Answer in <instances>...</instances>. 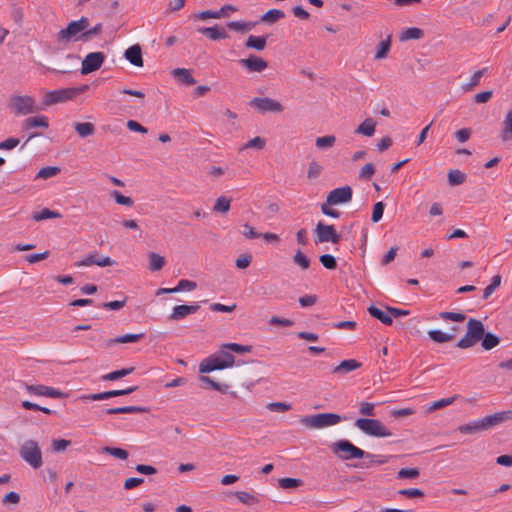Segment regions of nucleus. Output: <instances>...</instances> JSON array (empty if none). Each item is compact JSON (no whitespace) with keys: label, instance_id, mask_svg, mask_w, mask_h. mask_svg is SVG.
Wrapping results in <instances>:
<instances>
[{"label":"nucleus","instance_id":"f257e3e1","mask_svg":"<svg viewBox=\"0 0 512 512\" xmlns=\"http://www.w3.org/2000/svg\"><path fill=\"white\" fill-rule=\"evenodd\" d=\"M466 327L465 335L456 344V347L460 349L473 347L480 340H482L481 345L485 350H491L500 343L498 336L485 332L483 323L478 319L470 318L467 321Z\"/></svg>","mask_w":512,"mask_h":512},{"label":"nucleus","instance_id":"f03ea898","mask_svg":"<svg viewBox=\"0 0 512 512\" xmlns=\"http://www.w3.org/2000/svg\"><path fill=\"white\" fill-rule=\"evenodd\" d=\"M331 450L342 460L375 458L376 455L358 448L348 440H339L331 445Z\"/></svg>","mask_w":512,"mask_h":512},{"label":"nucleus","instance_id":"7ed1b4c3","mask_svg":"<svg viewBox=\"0 0 512 512\" xmlns=\"http://www.w3.org/2000/svg\"><path fill=\"white\" fill-rule=\"evenodd\" d=\"M234 356L226 351H220L206 359H204L199 365L200 373H209L214 370H222L230 368L234 365Z\"/></svg>","mask_w":512,"mask_h":512},{"label":"nucleus","instance_id":"20e7f679","mask_svg":"<svg viewBox=\"0 0 512 512\" xmlns=\"http://www.w3.org/2000/svg\"><path fill=\"white\" fill-rule=\"evenodd\" d=\"M346 417H342L336 413H318L314 415L304 416L300 419L302 425L312 429H322L337 425Z\"/></svg>","mask_w":512,"mask_h":512},{"label":"nucleus","instance_id":"39448f33","mask_svg":"<svg viewBox=\"0 0 512 512\" xmlns=\"http://www.w3.org/2000/svg\"><path fill=\"white\" fill-rule=\"evenodd\" d=\"M8 108L16 116L28 115L39 110V108L36 106L35 100L28 95L11 96L8 101Z\"/></svg>","mask_w":512,"mask_h":512},{"label":"nucleus","instance_id":"423d86ee","mask_svg":"<svg viewBox=\"0 0 512 512\" xmlns=\"http://www.w3.org/2000/svg\"><path fill=\"white\" fill-rule=\"evenodd\" d=\"M355 426L366 435L373 437H389L392 435L391 431L377 419L358 418L355 421Z\"/></svg>","mask_w":512,"mask_h":512},{"label":"nucleus","instance_id":"0eeeda50","mask_svg":"<svg viewBox=\"0 0 512 512\" xmlns=\"http://www.w3.org/2000/svg\"><path fill=\"white\" fill-rule=\"evenodd\" d=\"M19 453L21 458L34 469H38L42 466V452L35 440H27L20 447Z\"/></svg>","mask_w":512,"mask_h":512},{"label":"nucleus","instance_id":"6e6552de","mask_svg":"<svg viewBox=\"0 0 512 512\" xmlns=\"http://www.w3.org/2000/svg\"><path fill=\"white\" fill-rule=\"evenodd\" d=\"M88 89V85H83L81 87H73V88H63L59 90H53L46 94L44 104L46 106H50L56 103L65 102L67 100H71L77 95L83 93Z\"/></svg>","mask_w":512,"mask_h":512},{"label":"nucleus","instance_id":"1a4fd4ad","mask_svg":"<svg viewBox=\"0 0 512 512\" xmlns=\"http://www.w3.org/2000/svg\"><path fill=\"white\" fill-rule=\"evenodd\" d=\"M249 106L255 108L259 113H281L284 106L277 100L269 97H255L249 102Z\"/></svg>","mask_w":512,"mask_h":512},{"label":"nucleus","instance_id":"9d476101","mask_svg":"<svg viewBox=\"0 0 512 512\" xmlns=\"http://www.w3.org/2000/svg\"><path fill=\"white\" fill-rule=\"evenodd\" d=\"M316 243L331 242L338 244L341 241V235L336 231L333 225H327L319 222L314 229Z\"/></svg>","mask_w":512,"mask_h":512},{"label":"nucleus","instance_id":"9b49d317","mask_svg":"<svg viewBox=\"0 0 512 512\" xmlns=\"http://www.w3.org/2000/svg\"><path fill=\"white\" fill-rule=\"evenodd\" d=\"M116 264V261L110 258L109 256H102L98 251H91L84 259L77 261L75 266H92L97 265L99 267H107L113 266Z\"/></svg>","mask_w":512,"mask_h":512},{"label":"nucleus","instance_id":"f8f14e48","mask_svg":"<svg viewBox=\"0 0 512 512\" xmlns=\"http://www.w3.org/2000/svg\"><path fill=\"white\" fill-rule=\"evenodd\" d=\"M105 60L103 52H92L86 55L82 61L81 74L87 75L98 70Z\"/></svg>","mask_w":512,"mask_h":512},{"label":"nucleus","instance_id":"ddd939ff","mask_svg":"<svg viewBox=\"0 0 512 512\" xmlns=\"http://www.w3.org/2000/svg\"><path fill=\"white\" fill-rule=\"evenodd\" d=\"M352 195V188L349 185H345L331 190L328 193L326 200H328V204L340 205L350 202L352 200Z\"/></svg>","mask_w":512,"mask_h":512},{"label":"nucleus","instance_id":"4468645a","mask_svg":"<svg viewBox=\"0 0 512 512\" xmlns=\"http://www.w3.org/2000/svg\"><path fill=\"white\" fill-rule=\"evenodd\" d=\"M25 389L28 393L37 396H46L50 398H65L67 394L57 390L53 387L45 386V385H25Z\"/></svg>","mask_w":512,"mask_h":512},{"label":"nucleus","instance_id":"2eb2a0df","mask_svg":"<svg viewBox=\"0 0 512 512\" xmlns=\"http://www.w3.org/2000/svg\"><path fill=\"white\" fill-rule=\"evenodd\" d=\"M240 64L250 72H262L268 67V62L261 57L250 55L246 59H241Z\"/></svg>","mask_w":512,"mask_h":512},{"label":"nucleus","instance_id":"dca6fc26","mask_svg":"<svg viewBox=\"0 0 512 512\" xmlns=\"http://www.w3.org/2000/svg\"><path fill=\"white\" fill-rule=\"evenodd\" d=\"M198 304L192 305H178L173 308L172 313L169 315L170 320H182L186 316L193 314L199 310Z\"/></svg>","mask_w":512,"mask_h":512},{"label":"nucleus","instance_id":"f3484780","mask_svg":"<svg viewBox=\"0 0 512 512\" xmlns=\"http://www.w3.org/2000/svg\"><path fill=\"white\" fill-rule=\"evenodd\" d=\"M484 419L486 421L488 429H490L494 426L512 420V410L496 412L494 414L484 417Z\"/></svg>","mask_w":512,"mask_h":512},{"label":"nucleus","instance_id":"a211bd4d","mask_svg":"<svg viewBox=\"0 0 512 512\" xmlns=\"http://www.w3.org/2000/svg\"><path fill=\"white\" fill-rule=\"evenodd\" d=\"M458 430L463 434H474L480 431L488 430V427L483 417L481 419H477L465 425L459 426Z\"/></svg>","mask_w":512,"mask_h":512},{"label":"nucleus","instance_id":"6ab92c4d","mask_svg":"<svg viewBox=\"0 0 512 512\" xmlns=\"http://www.w3.org/2000/svg\"><path fill=\"white\" fill-rule=\"evenodd\" d=\"M124 56L132 65L137 67L143 66L142 50L138 44L126 49Z\"/></svg>","mask_w":512,"mask_h":512},{"label":"nucleus","instance_id":"aec40b11","mask_svg":"<svg viewBox=\"0 0 512 512\" xmlns=\"http://www.w3.org/2000/svg\"><path fill=\"white\" fill-rule=\"evenodd\" d=\"M362 366V363L355 360V359H348L340 362L339 365H337L332 372L334 374L339 375H345L351 371H354L356 369H359Z\"/></svg>","mask_w":512,"mask_h":512},{"label":"nucleus","instance_id":"412c9836","mask_svg":"<svg viewBox=\"0 0 512 512\" xmlns=\"http://www.w3.org/2000/svg\"><path fill=\"white\" fill-rule=\"evenodd\" d=\"M79 33H82L78 27V24L75 21H71L65 29H62L58 32V40L70 42L73 37L77 36Z\"/></svg>","mask_w":512,"mask_h":512},{"label":"nucleus","instance_id":"4be33fe9","mask_svg":"<svg viewBox=\"0 0 512 512\" xmlns=\"http://www.w3.org/2000/svg\"><path fill=\"white\" fill-rule=\"evenodd\" d=\"M72 126L80 138L90 137L96 131L95 125L91 122H74Z\"/></svg>","mask_w":512,"mask_h":512},{"label":"nucleus","instance_id":"5701e85b","mask_svg":"<svg viewBox=\"0 0 512 512\" xmlns=\"http://www.w3.org/2000/svg\"><path fill=\"white\" fill-rule=\"evenodd\" d=\"M142 338H144V334H125L121 336H117L115 338L108 339L105 342L106 347H110L114 344H121V343H136L140 341Z\"/></svg>","mask_w":512,"mask_h":512},{"label":"nucleus","instance_id":"b1692460","mask_svg":"<svg viewBox=\"0 0 512 512\" xmlns=\"http://www.w3.org/2000/svg\"><path fill=\"white\" fill-rule=\"evenodd\" d=\"M172 75L181 83L185 85L196 84L195 78L192 76L191 71L186 68H176L172 71Z\"/></svg>","mask_w":512,"mask_h":512},{"label":"nucleus","instance_id":"393cba45","mask_svg":"<svg viewBox=\"0 0 512 512\" xmlns=\"http://www.w3.org/2000/svg\"><path fill=\"white\" fill-rule=\"evenodd\" d=\"M36 127H41V128L47 129L49 127L47 117L44 115H38V116L29 117L24 121V125H23L24 129L29 130V129L36 128Z\"/></svg>","mask_w":512,"mask_h":512},{"label":"nucleus","instance_id":"a878e982","mask_svg":"<svg viewBox=\"0 0 512 512\" xmlns=\"http://www.w3.org/2000/svg\"><path fill=\"white\" fill-rule=\"evenodd\" d=\"M368 312L373 318H376L385 325H392L393 323V319L389 312L387 313L374 305L368 307Z\"/></svg>","mask_w":512,"mask_h":512},{"label":"nucleus","instance_id":"bb28decb","mask_svg":"<svg viewBox=\"0 0 512 512\" xmlns=\"http://www.w3.org/2000/svg\"><path fill=\"white\" fill-rule=\"evenodd\" d=\"M198 31L208 36L213 41L225 39L227 37L226 31L224 29H219L217 25L213 27H202L199 28Z\"/></svg>","mask_w":512,"mask_h":512},{"label":"nucleus","instance_id":"cd10ccee","mask_svg":"<svg viewBox=\"0 0 512 512\" xmlns=\"http://www.w3.org/2000/svg\"><path fill=\"white\" fill-rule=\"evenodd\" d=\"M501 139L503 142L512 140V109L509 110L502 122Z\"/></svg>","mask_w":512,"mask_h":512},{"label":"nucleus","instance_id":"c85d7f7f","mask_svg":"<svg viewBox=\"0 0 512 512\" xmlns=\"http://www.w3.org/2000/svg\"><path fill=\"white\" fill-rule=\"evenodd\" d=\"M376 121L372 118H366L355 130L356 134L371 137L375 133Z\"/></svg>","mask_w":512,"mask_h":512},{"label":"nucleus","instance_id":"c756f323","mask_svg":"<svg viewBox=\"0 0 512 512\" xmlns=\"http://www.w3.org/2000/svg\"><path fill=\"white\" fill-rule=\"evenodd\" d=\"M228 496H235L241 503L246 505H256L259 503V499L246 491L230 492Z\"/></svg>","mask_w":512,"mask_h":512},{"label":"nucleus","instance_id":"7c9ffc66","mask_svg":"<svg viewBox=\"0 0 512 512\" xmlns=\"http://www.w3.org/2000/svg\"><path fill=\"white\" fill-rule=\"evenodd\" d=\"M267 36L250 35L245 43L247 48L262 51L266 47Z\"/></svg>","mask_w":512,"mask_h":512},{"label":"nucleus","instance_id":"2f4dec72","mask_svg":"<svg viewBox=\"0 0 512 512\" xmlns=\"http://www.w3.org/2000/svg\"><path fill=\"white\" fill-rule=\"evenodd\" d=\"M428 336L436 343H445L454 340V334L440 330H429Z\"/></svg>","mask_w":512,"mask_h":512},{"label":"nucleus","instance_id":"473e14b6","mask_svg":"<svg viewBox=\"0 0 512 512\" xmlns=\"http://www.w3.org/2000/svg\"><path fill=\"white\" fill-rule=\"evenodd\" d=\"M148 259H149V269L151 271L161 270L166 263L165 258L155 252H149Z\"/></svg>","mask_w":512,"mask_h":512},{"label":"nucleus","instance_id":"72a5a7b5","mask_svg":"<svg viewBox=\"0 0 512 512\" xmlns=\"http://www.w3.org/2000/svg\"><path fill=\"white\" fill-rule=\"evenodd\" d=\"M135 370L134 367L123 368L120 370L112 371L108 374L102 375L101 380L103 381H115L131 374Z\"/></svg>","mask_w":512,"mask_h":512},{"label":"nucleus","instance_id":"f704fd0d","mask_svg":"<svg viewBox=\"0 0 512 512\" xmlns=\"http://www.w3.org/2000/svg\"><path fill=\"white\" fill-rule=\"evenodd\" d=\"M391 47V36H388L386 40L381 41L376 49L374 59L380 60L387 57Z\"/></svg>","mask_w":512,"mask_h":512},{"label":"nucleus","instance_id":"c9c22d12","mask_svg":"<svg viewBox=\"0 0 512 512\" xmlns=\"http://www.w3.org/2000/svg\"><path fill=\"white\" fill-rule=\"evenodd\" d=\"M284 17H285L284 11H282L280 9H271L261 16V21H263L265 23L272 24Z\"/></svg>","mask_w":512,"mask_h":512},{"label":"nucleus","instance_id":"e433bc0d","mask_svg":"<svg viewBox=\"0 0 512 512\" xmlns=\"http://www.w3.org/2000/svg\"><path fill=\"white\" fill-rule=\"evenodd\" d=\"M424 36V31L417 27H410L404 30L400 35L401 41H407L410 39H421Z\"/></svg>","mask_w":512,"mask_h":512},{"label":"nucleus","instance_id":"4c0bfd02","mask_svg":"<svg viewBox=\"0 0 512 512\" xmlns=\"http://www.w3.org/2000/svg\"><path fill=\"white\" fill-rule=\"evenodd\" d=\"M255 24L256 23L245 21H231L227 23V27L230 30L245 33L250 31L255 26Z\"/></svg>","mask_w":512,"mask_h":512},{"label":"nucleus","instance_id":"58836bf2","mask_svg":"<svg viewBox=\"0 0 512 512\" xmlns=\"http://www.w3.org/2000/svg\"><path fill=\"white\" fill-rule=\"evenodd\" d=\"M466 175L458 169L448 172V182L452 186L461 185L465 182Z\"/></svg>","mask_w":512,"mask_h":512},{"label":"nucleus","instance_id":"ea45409f","mask_svg":"<svg viewBox=\"0 0 512 512\" xmlns=\"http://www.w3.org/2000/svg\"><path fill=\"white\" fill-rule=\"evenodd\" d=\"M60 217H61L60 213H58L56 211H52L48 208H44L41 211L33 214V219L35 221H42V220H46V219L60 218Z\"/></svg>","mask_w":512,"mask_h":512},{"label":"nucleus","instance_id":"a19ab883","mask_svg":"<svg viewBox=\"0 0 512 512\" xmlns=\"http://www.w3.org/2000/svg\"><path fill=\"white\" fill-rule=\"evenodd\" d=\"M199 380L203 383H206L209 385V387L213 390H216V391H219V392H222V393H226L227 390H228V385L227 384H221V383H218V382H215L214 380H212L209 376H200L199 377Z\"/></svg>","mask_w":512,"mask_h":512},{"label":"nucleus","instance_id":"79ce46f5","mask_svg":"<svg viewBox=\"0 0 512 512\" xmlns=\"http://www.w3.org/2000/svg\"><path fill=\"white\" fill-rule=\"evenodd\" d=\"M501 276H493L491 283L483 291V299L487 300L501 284Z\"/></svg>","mask_w":512,"mask_h":512},{"label":"nucleus","instance_id":"37998d69","mask_svg":"<svg viewBox=\"0 0 512 512\" xmlns=\"http://www.w3.org/2000/svg\"><path fill=\"white\" fill-rule=\"evenodd\" d=\"M102 452L111 456H114L116 458H119L121 460H126L128 458V452L125 449L117 448V447H104L102 449Z\"/></svg>","mask_w":512,"mask_h":512},{"label":"nucleus","instance_id":"c03bdc74","mask_svg":"<svg viewBox=\"0 0 512 512\" xmlns=\"http://www.w3.org/2000/svg\"><path fill=\"white\" fill-rule=\"evenodd\" d=\"M419 475L418 468H402L397 472V479H416Z\"/></svg>","mask_w":512,"mask_h":512},{"label":"nucleus","instance_id":"a18cd8bd","mask_svg":"<svg viewBox=\"0 0 512 512\" xmlns=\"http://www.w3.org/2000/svg\"><path fill=\"white\" fill-rule=\"evenodd\" d=\"M293 262L303 270L310 266V259L301 250H298L293 256Z\"/></svg>","mask_w":512,"mask_h":512},{"label":"nucleus","instance_id":"49530a36","mask_svg":"<svg viewBox=\"0 0 512 512\" xmlns=\"http://www.w3.org/2000/svg\"><path fill=\"white\" fill-rule=\"evenodd\" d=\"M223 348L238 354L250 353L253 349L250 345H242L238 343H226L223 345Z\"/></svg>","mask_w":512,"mask_h":512},{"label":"nucleus","instance_id":"de8ad7c7","mask_svg":"<svg viewBox=\"0 0 512 512\" xmlns=\"http://www.w3.org/2000/svg\"><path fill=\"white\" fill-rule=\"evenodd\" d=\"M486 68H483L481 70H478L476 71L470 78V81L463 85V90L464 91H470L473 87L477 86L480 82V79L481 77L484 75V73L486 72Z\"/></svg>","mask_w":512,"mask_h":512},{"label":"nucleus","instance_id":"09e8293b","mask_svg":"<svg viewBox=\"0 0 512 512\" xmlns=\"http://www.w3.org/2000/svg\"><path fill=\"white\" fill-rule=\"evenodd\" d=\"M60 171L61 170L59 167L46 166L39 170L36 177L41 178V179H48V178H51V177L57 175L58 173H60Z\"/></svg>","mask_w":512,"mask_h":512},{"label":"nucleus","instance_id":"8fccbe9b","mask_svg":"<svg viewBox=\"0 0 512 512\" xmlns=\"http://www.w3.org/2000/svg\"><path fill=\"white\" fill-rule=\"evenodd\" d=\"M230 203H231L230 199H228L224 196H221V197L217 198V200L214 204L213 210L216 212H220V213H226L230 209Z\"/></svg>","mask_w":512,"mask_h":512},{"label":"nucleus","instance_id":"3c124183","mask_svg":"<svg viewBox=\"0 0 512 512\" xmlns=\"http://www.w3.org/2000/svg\"><path fill=\"white\" fill-rule=\"evenodd\" d=\"M336 141V137L334 135H326L323 137H318L316 139V147L319 149H327L334 145Z\"/></svg>","mask_w":512,"mask_h":512},{"label":"nucleus","instance_id":"603ef678","mask_svg":"<svg viewBox=\"0 0 512 512\" xmlns=\"http://www.w3.org/2000/svg\"><path fill=\"white\" fill-rule=\"evenodd\" d=\"M279 486L283 489H291L299 487L303 484L301 479L296 478H280L278 480Z\"/></svg>","mask_w":512,"mask_h":512},{"label":"nucleus","instance_id":"864d4df0","mask_svg":"<svg viewBox=\"0 0 512 512\" xmlns=\"http://www.w3.org/2000/svg\"><path fill=\"white\" fill-rule=\"evenodd\" d=\"M265 145H266L265 139L260 136H256V137L252 138L251 140H249L247 143H245L244 146L242 147V149L255 148L258 150H262L265 147Z\"/></svg>","mask_w":512,"mask_h":512},{"label":"nucleus","instance_id":"5fc2aeb1","mask_svg":"<svg viewBox=\"0 0 512 512\" xmlns=\"http://www.w3.org/2000/svg\"><path fill=\"white\" fill-rule=\"evenodd\" d=\"M101 31H102V24L98 23L94 27H92L91 29L86 30L83 33H81L80 36L78 37V39L82 40V41H88L93 36L100 34Z\"/></svg>","mask_w":512,"mask_h":512},{"label":"nucleus","instance_id":"6e6d98bb","mask_svg":"<svg viewBox=\"0 0 512 512\" xmlns=\"http://www.w3.org/2000/svg\"><path fill=\"white\" fill-rule=\"evenodd\" d=\"M319 260L323 267L328 270H334L337 267V261L331 254H323L319 257Z\"/></svg>","mask_w":512,"mask_h":512},{"label":"nucleus","instance_id":"4d7b16f0","mask_svg":"<svg viewBox=\"0 0 512 512\" xmlns=\"http://www.w3.org/2000/svg\"><path fill=\"white\" fill-rule=\"evenodd\" d=\"M439 317L443 320H450L453 322H463L466 319V315L457 312H440Z\"/></svg>","mask_w":512,"mask_h":512},{"label":"nucleus","instance_id":"13d9d810","mask_svg":"<svg viewBox=\"0 0 512 512\" xmlns=\"http://www.w3.org/2000/svg\"><path fill=\"white\" fill-rule=\"evenodd\" d=\"M197 287V284L196 282L192 281V280H188V279H181L177 286L174 287V291L176 292H180V291H193L194 289H196Z\"/></svg>","mask_w":512,"mask_h":512},{"label":"nucleus","instance_id":"bf43d9fd","mask_svg":"<svg viewBox=\"0 0 512 512\" xmlns=\"http://www.w3.org/2000/svg\"><path fill=\"white\" fill-rule=\"evenodd\" d=\"M222 12H223V10H217V11L204 10V11H201L200 13L196 14L195 18L199 19V20H205L208 18L220 19V18H222Z\"/></svg>","mask_w":512,"mask_h":512},{"label":"nucleus","instance_id":"052dcab7","mask_svg":"<svg viewBox=\"0 0 512 512\" xmlns=\"http://www.w3.org/2000/svg\"><path fill=\"white\" fill-rule=\"evenodd\" d=\"M384 208H385V204L381 201L374 204L372 216H371V221L373 223H377L382 219Z\"/></svg>","mask_w":512,"mask_h":512},{"label":"nucleus","instance_id":"680f3d73","mask_svg":"<svg viewBox=\"0 0 512 512\" xmlns=\"http://www.w3.org/2000/svg\"><path fill=\"white\" fill-rule=\"evenodd\" d=\"M359 413L364 416L374 417L376 415L375 404L369 402H361L359 405Z\"/></svg>","mask_w":512,"mask_h":512},{"label":"nucleus","instance_id":"e2e57ef3","mask_svg":"<svg viewBox=\"0 0 512 512\" xmlns=\"http://www.w3.org/2000/svg\"><path fill=\"white\" fill-rule=\"evenodd\" d=\"M111 391H105L100 393H94V394H88L81 397L83 400H89V401H99V400H105L112 398Z\"/></svg>","mask_w":512,"mask_h":512},{"label":"nucleus","instance_id":"0e129e2a","mask_svg":"<svg viewBox=\"0 0 512 512\" xmlns=\"http://www.w3.org/2000/svg\"><path fill=\"white\" fill-rule=\"evenodd\" d=\"M398 494L399 495H402V496H405V497H408V498H416V497H423L424 496V492L418 488H405V489H400L398 491Z\"/></svg>","mask_w":512,"mask_h":512},{"label":"nucleus","instance_id":"69168bd1","mask_svg":"<svg viewBox=\"0 0 512 512\" xmlns=\"http://www.w3.org/2000/svg\"><path fill=\"white\" fill-rule=\"evenodd\" d=\"M331 206H333V204H328V200H326L321 204V212L326 216L332 218H339L340 212L336 209L331 208Z\"/></svg>","mask_w":512,"mask_h":512},{"label":"nucleus","instance_id":"338daca9","mask_svg":"<svg viewBox=\"0 0 512 512\" xmlns=\"http://www.w3.org/2000/svg\"><path fill=\"white\" fill-rule=\"evenodd\" d=\"M375 173V167L372 163L365 164L359 173V178L369 180Z\"/></svg>","mask_w":512,"mask_h":512},{"label":"nucleus","instance_id":"774afa93","mask_svg":"<svg viewBox=\"0 0 512 512\" xmlns=\"http://www.w3.org/2000/svg\"><path fill=\"white\" fill-rule=\"evenodd\" d=\"M112 197L114 198V200L117 204L124 205V206H132L133 205V200L130 197L124 196L116 190L112 192Z\"/></svg>","mask_w":512,"mask_h":512}]
</instances>
